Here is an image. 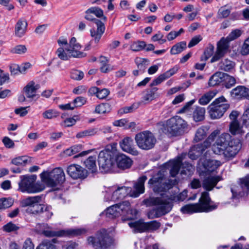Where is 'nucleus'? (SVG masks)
Wrapping results in <instances>:
<instances>
[{
  "mask_svg": "<svg viewBox=\"0 0 249 249\" xmlns=\"http://www.w3.org/2000/svg\"><path fill=\"white\" fill-rule=\"evenodd\" d=\"M177 183L176 179L167 180L162 170L159 171L148 181V184L153 191L157 193L165 192L172 188Z\"/></svg>",
  "mask_w": 249,
  "mask_h": 249,
  "instance_id": "nucleus-5",
  "label": "nucleus"
},
{
  "mask_svg": "<svg viewBox=\"0 0 249 249\" xmlns=\"http://www.w3.org/2000/svg\"><path fill=\"white\" fill-rule=\"evenodd\" d=\"M86 232L84 229H71L59 231H52L49 229L43 230L42 233L47 237H74Z\"/></svg>",
  "mask_w": 249,
  "mask_h": 249,
  "instance_id": "nucleus-14",
  "label": "nucleus"
},
{
  "mask_svg": "<svg viewBox=\"0 0 249 249\" xmlns=\"http://www.w3.org/2000/svg\"><path fill=\"white\" fill-rule=\"evenodd\" d=\"M230 131L234 135L242 133V126L238 121L231 122L230 124Z\"/></svg>",
  "mask_w": 249,
  "mask_h": 249,
  "instance_id": "nucleus-41",
  "label": "nucleus"
},
{
  "mask_svg": "<svg viewBox=\"0 0 249 249\" xmlns=\"http://www.w3.org/2000/svg\"><path fill=\"white\" fill-rule=\"evenodd\" d=\"M119 144L121 149L127 153L133 156H138L139 151L135 147L133 139L130 137H125L121 141Z\"/></svg>",
  "mask_w": 249,
  "mask_h": 249,
  "instance_id": "nucleus-18",
  "label": "nucleus"
},
{
  "mask_svg": "<svg viewBox=\"0 0 249 249\" xmlns=\"http://www.w3.org/2000/svg\"><path fill=\"white\" fill-rule=\"evenodd\" d=\"M87 13H92L94 14L97 17H103V19L104 21L107 20V17L104 16L103 11L98 7H92L87 10Z\"/></svg>",
  "mask_w": 249,
  "mask_h": 249,
  "instance_id": "nucleus-46",
  "label": "nucleus"
},
{
  "mask_svg": "<svg viewBox=\"0 0 249 249\" xmlns=\"http://www.w3.org/2000/svg\"><path fill=\"white\" fill-rule=\"evenodd\" d=\"M114 191V187H111L107 189L105 191V200L106 201H112L113 199V193Z\"/></svg>",
  "mask_w": 249,
  "mask_h": 249,
  "instance_id": "nucleus-61",
  "label": "nucleus"
},
{
  "mask_svg": "<svg viewBox=\"0 0 249 249\" xmlns=\"http://www.w3.org/2000/svg\"><path fill=\"white\" fill-rule=\"evenodd\" d=\"M186 46L187 44L185 41L178 42L172 46L170 53L172 55L180 53L186 48Z\"/></svg>",
  "mask_w": 249,
  "mask_h": 249,
  "instance_id": "nucleus-38",
  "label": "nucleus"
},
{
  "mask_svg": "<svg viewBox=\"0 0 249 249\" xmlns=\"http://www.w3.org/2000/svg\"><path fill=\"white\" fill-rule=\"evenodd\" d=\"M217 91L216 90L209 91L203 94L199 99L198 103L202 106L207 105L215 96Z\"/></svg>",
  "mask_w": 249,
  "mask_h": 249,
  "instance_id": "nucleus-32",
  "label": "nucleus"
},
{
  "mask_svg": "<svg viewBox=\"0 0 249 249\" xmlns=\"http://www.w3.org/2000/svg\"><path fill=\"white\" fill-rule=\"evenodd\" d=\"M116 162L118 168L122 169H128L132 164V160L124 154H121L118 155L116 158Z\"/></svg>",
  "mask_w": 249,
  "mask_h": 249,
  "instance_id": "nucleus-25",
  "label": "nucleus"
},
{
  "mask_svg": "<svg viewBox=\"0 0 249 249\" xmlns=\"http://www.w3.org/2000/svg\"><path fill=\"white\" fill-rule=\"evenodd\" d=\"M95 23L97 27V30L92 28L90 29V33L92 38V40L94 41L95 43H98L104 33L106 28L104 23L99 19L95 20Z\"/></svg>",
  "mask_w": 249,
  "mask_h": 249,
  "instance_id": "nucleus-20",
  "label": "nucleus"
},
{
  "mask_svg": "<svg viewBox=\"0 0 249 249\" xmlns=\"http://www.w3.org/2000/svg\"><path fill=\"white\" fill-rule=\"evenodd\" d=\"M30 161V158L27 156H21L16 158L12 160V163L16 165H23Z\"/></svg>",
  "mask_w": 249,
  "mask_h": 249,
  "instance_id": "nucleus-49",
  "label": "nucleus"
},
{
  "mask_svg": "<svg viewBox=\"0 0 249 249\" xmlns=\"http://www.w3.org/2000/svg\"><path fill=\"white\" fill-rule=\"evenodd\" d=\"M97 132V128H89L77 133L76 135V138L77 139H82L88 137H91L95 135Z\"/></svg>",
  "mask_w": 249,
  "mask_h": 249,
  "instance_id": "nucleus-36",
  "label": "nucleus"
},
{
  "mask_svg": "<svg viewBox=\"0 0 249 249\" xmlns=\"http://www.w3.org/2000/svg\"><path fill=\"white\" fill-rule=\"evenodd\" d=\"M235 66V63L228 59L222 60L218 64L219 69L225 71H232L234 70Z\"/></svg>",
  "mask_w": 249,
  "mask_h": 249,
  "instance_id": "nucleus-33",
  "label": "nucleus"
},
{
  "mask_svg": "<svg viewBox=\"0 0 249 249\" xmlns=\"http://www.w3.org/2000/svg\"><path fill=\"white\" fill-rule=\"evenodd\" d=\"M44 208V206L41 205L40 203H37L33 206L28 207L26 212L32 214H37L41 213Z\"/></svg>",
  "mask_w": 249,
  "mask_h": 249,
  "instance_id": "nucleus-43",
  "label": "nucleus"
},
{
  "mask_svg": "<svg viewBox=\"0 0 249 249\" xmlns=\"http://www.w3.org/2000/svg\"><path fill=\"white\" fill-rule=\"evenodd\" d=\"M186 156V154H182L178 156L176 159L169 161L168 165L170 167V174L172 177H174L178 173L182 160Z\"/></svg>",
  "mask_w": 249,
  "mask_h": 249,
  "instance_id": "nucleus-22",
  "label": "nucleus"
},
{
  "mask_svg": "<svg viewBox=\"0 0 249 249\" xmlns=\"http://www.w3.org/2000/svg\"><path fill=\"white\" fill-rule=\"evenodd\" d=\"M84 73L80 71L73 70L71 73V78L75 80H81L84 77Z\"/></svg>",
  "mask_w": 249,
  "mask_h": 249,
  "instance_id": "nucleus-58",
  "label": "nucleus"
},
{
  "mask_svg": "<svg viewBox=\"0 0 249 249\" xmlns=\"http://www.w3.org/2000/svg\"><path fill=\"white\" fill-rule=\"evenodd\" d=\"M81 45L76 43V39L75 37H72L69 42L68 48H71V50H75L76 51H79L81 49Z\"/></svg>",
  "mask_w": 249,
  "mask_h": 249,
  "instance_id": "nucleus-59",
  "label": "nucleus"
},
{
  "mask_svg": "<svg viewBox=\"0 0 249 249\" xmlns=\"http://www.w3.org/2000/svg\"><path fill=\"white\" fill-rule=\"evenodd\" d=\"M146 46L144 41H134L130 45V49L134 52H139L142 50Z\"/></svg>",
  "mask_w": 249,
  "mask_h": 249,
  "instance_id": "nucleus-44",
  "label": "nucleus"
},
{
  "mask_svg": "<svg viewBox=\"0 0 249 249\" xmlns=\"http://www.w3.org/2000/svg\"><path fill=\"white\" fill-rule=\"evenodd\" d=\"M199 203L188 204L181 208L183 213L192 214L195 213L209 212L216 209L217 205L211 201L209 194L204 192L201 194L199 200Z\"/></svg>",
  "mask_w": 249,
  "mask_h": 249,
  "instance_id": "nucleus-3",
  "label": "nucleus"
},
{
  "mask_svg": "<svg viewBox=\"0 0 249 249\" xmlns=\"http://www.w3.org/2000/svg\"><path fill=\"white\" fill-rule=\"evenodd\" d=\"M116 145L115 143L107 145L105 149L99 153L98 163L103 172H107L111 169L114 164Z\"/></svg>",
  "mask_w": 249,
  "mask_h": 249,
  "instance_id": "nucleus-6",
  "label": "nucleus"
},
{
  "mask_svg": "<svg viewBox=\"0 0 249 249\" xmlns=\"http://www.w3.org/2000/svg\"><path fill=\"white\" fill-rule=\"evenodd\" d=\"M128 201H123L122 203L113 205L107 209V215L111 218L123 215V213H126V211L128 210Z\"/></svg>",
  "mask_w": 249,
  "mask_h": 249,
  "instance_id": "nucleus-16",
  "label": "nucleus"
},
{
  "mask_svg": "<svg viewBox=\"0 0 249 249\" xmlns=\"http://www.w3.org/2000/svg\"><path fill=\"white\" fill-rule=\"evenodd\" d=\"M225 73L222 72H215L210 77L208 83L209 85L210 86H215L221 84L223 85L225 78Z\"/></svg>",
  "mask_w": 249,
  "mask_h": 249,
  "instance_id": "nucleus-29",
  "label": "nucleus"
},
{
  "mask_svg": "<svg viewBox=\"0 0 249 249\" xmlns=\"http://www.w3.org/2000/svg\"><path fill=\"white\" fill-rule=\"evenodd\" d=\"M242 147L241 141L238 139H231L227 133L221 134L216 139L212 149L215 154L223 155L228 160L234 158Z\"/></svg>",
  "mask_w": 249,
  "mask_h": 249,
  "instance_id": "nucleus-1",
  "label": "nucleus"
},
{
  "mask_svg": "<svg viewBox=\"0 0 249 249\" xmlns=\"http://www.w3.org/2000/svg\"><path fill=\"white\" fill-rule=\"evenodd\" d=\"M226 99L221 96L216 99L208 107L209 115L212 119H218L222 117L229 108L230 105L226 103Z\"/></svg>",
  "mask_w": 249,
  "mask_h": 249,
  "instance_id": "nucleus-12",
  "label": "nucleus"
},
{
  "mask_svg": "<svg viewBox=\"0 0 249 249\" xmlns=\"http://www.w3.org/2000/svg\"><path fill=\"white\" fill-rule=\"evenodd\" d=\"M220 180L221 178L218 176L208 177L203 181V188L207 191H210L213 189Z\"/></svg>",
  "mask_w": 249,
  "mask_h": 249,
  "instance_id": "nucleus-23",
  "label": "nucleus"
},
{
  "mask_svg": "<svg viewBox=\"0 0 249 249\" xmlns=\"http://www.w3.org/2000/svg\"><path fill=\"white\" fill-rule=\"evenodd\" d=\"M14 201L11 198H2L0 199V207L2 209H7L13 204Z\"/></svg>",
  "mask_w": 249,
  "mask_h": 249,
  "instance_id": "nucleus-50",
  "label": "nucleus"
},
{
  "mask_svg": "<svg viewBox=\"0 0 249 249\" xmlns=\"http://www.w3.org/2000/svg\"><path fill=\"white\" fill-rule=\"evenodd\" d=\"M109 105L107 103L101 104L96 106L95 112L98 114L105 113L109 111Z\"/></svg>",
  "mask_w": 249,
  "mask_h": 249,
  "instance_id": "nucleus-52",
  "label": "nucleus"
},
{
  "mask_svg": "<svg viewBox=\"0 0 249 249\" xmlns=\"http://www.w3.org/2000/svg\"><path fill=\"white\" fill-rule=\"evenodd\" d=\"M208 129L207 127L202 126L198 128L196 133L194 141L197 142L206 138Z\"/></svg>",
  "mask_w": 249,
  "mask_h": 249,
  "instance_id": "nucleus-37",
  "label": "nucleus"
},
{
  "mask_svg": "<svg viewBox=\"0 0 249 249\" xmlns=\"http://www.w3.org/2000/svg\"><path fill=\"white\" fill-rule=\"evenodd\" d=\"M242 34V31L239 29L233 30L228 36L225 38L229 42L239 37Z\"/></svg>",
  "mask_w": 249,
  "mask_h": 249,
  "instance_id": "nucleus-56",
  "label": "nucleus"
},
{
  "mask_svg": "<svg viewBox=\"0 0 249 249\" xmlns=\"http://www.w3.org/2000/svg\"><path fill=\"white\" fill-rule=\"evenodd\" d=\"M204 168L203 172L206 174H210L215 172L222 165V162L218 160L213 159H205L202 162Z\"/></svg>",
  "mask_w": 249,
  "mask_h": 249,
  "instance_id": "nucleus-21",
  "label": "nucleus"
},
{
  "mask_svg": "<svg viewBox=\"0 0 249 249\" xmlns=\"http://www.w3.org/2000/svg\"><path fill=\"white\" fill-rule=\"evenodd\" d=\"M188 126L187 122L180 117L176 116L167 120L164 126L165 133L171 136L182 134Z\"/></svg>",
  "mask_w": 249,
  "mask_h": 249,
  "instance_id": "nucleus-8",
  "label": "nucleus"
},
{
  "mask_svg": "<svg viewBox=\"0 0 249 249\" xmlns=\"http://www.w3.org/2000/svg\"><path fill=\"white\" fill-rule=\"evenodd\" d=\"M231 94L238 99L247 98L249 96V89L244 86H239L232 89Z\"/></svg>",
  "mask_w": 249,
  "mask_h": 249,
  "instance_id": "nucleus-26",
  "label": "nucleus"
},
{
  "mask_svg": "<svg viewBox=\"0 0 249 249\" xmlns=\"http://www.w3.org/2000/svg\"><path fill=\"white\" fill-rule=\"evenodd\" d=\"M3 229L6 232L14 231L18 230L19 227L12 222H9L3 227Z\"/></svg>",
  "mask_w": 249,
  "mask_h": 249,
  "instance_id": "nucleus-60",
  "label": "nucleus"
},
{
  "mask_svg": "<svg viewBox=\"0 0 249 249\" xmlns=\"http://www.w3.org/2000/svg\"><path fill=\"white\" fill-rule=\"evenodd\" d=\"M137 213V211L136 210L131 209L130 204L129 202L128 209L126 211V213H123V215L126 216V218L128 220L133 219L134 216Z\"/></svg>",
  "mask_w": 249,
  "mask_h": 249,
  "instance_id": "nucleus-55",
  "label": "nucleus"
},
{
  "mask_svg": "<svg viewBox=\"0 0 249 249\" xmlns=\"http://www.w3.org/2000/svg\"><path fill=\"white\" fill-rule=\"evenodd\" d=\"M87 99L86 98L82 96H79L76 98L73 101L72 104H73L75 107H80L86 104Z\"/></svg>",
  "mask_w": 249,
  "mask_h": 249,
  "instance_id": "nucleus-62",
  "label": "nucleus"
},
{
  "mask_svg": "<svg viewBox=\"0 0 249 249\" xmlns=\"http://www.w3.org/2000/svg\"><path fill=\"white\" fill-rule=\"evenodd\" d=\"M205 109L204 107H196L193 112L194 119L196 122L204 120L205 118Z\"/></svg>",
  "mask_w": 249,
  "mask_h": 249,
  "instance_id": "nucleus-39",
  "label": "nucleus"
},
{
  "mask_svg": "<svg viewBox=\"0 0 249 249\" xmlns=\"http://www.w3.org/2000/svg\"><path fill=\"white\" fill-rule=\"evenodd\" d=\"M36 175L24 176L18 182L19 190L22 192L36 193L45 189L44 185L40 182H36Z\"/></svg>",
  "mask_w": 249,
  "mask_h": 249,
  "instance_id": "nucleus-9",
  "label": "nucleus"
},
{
  "mask_svg": "<svg viewBox=\"0 0 249 249\" xmlns=\"http://www.w3.org/2000/svg\"><path fill=\"white\" fill-rule=\"evenodd\" d=\"M138 107L139 104L137 103H134L130 106L125 107L121 108L119 110V112L121 114L131 113L136 110Z\"/></svg>",
  "mask_w": 249,
  "mask_h": 249,
  "instance_id": "nucleus-54",
  "label": "nucleus"
},
{
  "mask_svg": "<svg viewBox=\"0 0 249 249\" xmlns=\"http://www.w3.org/2000/svg\"><path fill=\"white\" fill-rule=\"evenodd\" d=\"M225 78L223 82V86H225L227 89H230L236 83L235 78L229 74L226 73Z\"/></svg>",
  "mask_w": 249,
  "mask_h": 249,
  "instance_id": "nucleus-48",
  "label": "nucleus"
},
{
  "mask_svg": "<svg viewBox=\"0 0 249 249\" xmlns=\"http://www.w3.org/2000/svg\"><path fill=\"white\" fill-rule=\"evenodd\" d=\"M39 88V85L36 84L34 81L30 82L24 88V91L27 97L29 98L35 97L36 91Z\"/></svg>",
  "mask_w": 249,
  "mask_h": 249,
  "instance_id": "nucleus-28",
  "label": "nucleus"
},
{
  "mask_svg": "<svg viewBox=\"0 0 249 249\" xmlns=\"http://www.w3.org/2000/svg\"><path fill=\"white\" fill-rule=\"evenodd\" d=\"M229 42L224 37H222L217 42L216 52L211 60V63L218 61L229 51Z\"/></svg>",
  "mask_w": 249,
  "mask_h": 249,
  "instance_id": "nucleus-15",
  "label": "nucleus"
},
{
  "mask_svg": "<svg viewBox=\"0 0 249 249\" xmlns=\"http://www.w3.org/2000/svg\"><path fill=\"white\" fill-rule=\"evenodd\" d=\"M160 223L155 220L146 222V231H156L160 228Z\"/></svg>",
  "mask_w": 249,
  "mask_h": 249,
  "instance_id": "nucleus-53",
  "label": "nucleus"
},
{
  "mask_svg": "<svg viewBox=\"0 0 249 249\" xmlns=\"http://www.w3.org/2000/svg\"><path fill=\"white\" fill-rule=\"evenodd\" d=\"M241 53L243 55H247L249 53V37L245 40L242 45Z\"/></svg>",
  "mask_w": 249,
  "mask_h": 249,
  "instance_id": "nucleus-64",
  "label": "nucleus"
},
{
  "mask_svg": "<svg viewBox=\"0 0 249 249\" xmlns=\"http://www.w3.org/2000/svg\"><path fill=\"white\" fill-rule=\"evenodd\" d=\"M220 134L219 130L213 131L203 143L198 144L192 147L189 151L188 156L192 160L196 159L205 150L211 145V142Z\"/></svg>",
  "mask_w": 249,
  "mask_h": 249,
  "instance_id": "nucleus-13",
  "label": "nucleus"
},
{
  "mask_svg": "<svg viewBox=\"0 0 249 249\" xmlns=\"http://www.w3.org/2000/svg\"><path fill=\"white\" fill-rule=\"evenodd\" d=\"M41 181L47 186L54 187L62 184L65 181V175L63 169L60 167L51 171H43L40 175Z\"/></svg>",
  "mask_w": 249,
  "mask_h": 249,
  "instance_id": "nucleus-7",
  "label": "nucleus"
},
{
  "mask_svg": "<svg viewBox=\"0 0 249 249\" xmlns=\"http://www.w3.org/2000/svg\"><path fill=\"white\" fill-rule=\"evenodd\" d=\"M82 149L81 145L77 144L67 149L64 151V153L66 156H71L81 151Z\"/></svg>",
  "mask_w": 249,
  "mask_h": 249,
  "instance_id": "nucleus-45",
  "label": "nucleus"
},
{
  "mask_svg": "<svg viewBox=\"0 0 249 249\" xmlns=\"http://www.w3.org/2000/svg\"><path fill=\"white\" fill-rule=\"evenodd\" d=\"M168 196L161 195V197H151L148 200L149 204L157 207L148 213V217L150 218H158L169 213L171 210Z\"/></svg>",
  "mask_w": 249,
  "mask_h": 249,
  "instance_id": "nucleus-4",
  "label": "nucleus"
},
{
  "mask_svg": "<svg viewBox=\"0 0 249 249\" xmlns=\"http://www.w3.org/2000/svg\"><path fill=\"white\" fill-rule=\"evenodd\" d=\"M88 243L94 249H106L112 244V239L105 229L99 231L95 237H89Z\"/></svg>",
  "mask_w": 249,
  "mask_h": 249,
  "instance_id": "nucleus-11",
  "label": "nucleus"
},
{
  "mask_svg": "<svg viewBox=\"0 0 249 249\" xmlns=\"http://www.w3.org/2000/svg\"><path fill=\"white\" fill-rule=\"evenodd\" d=\"M214 46L212 44H209L207 47L204 51V55L205 61L207 60L209 58L213 53L214 52Z\"/></svg>",
  "mask_w": 249,
  "mask_h": 249,
  "instance_id": "nucleus-57",
  "label": "nucleus"
},
{
  "mask_svg": "<svg viewBox=\"0 0 249 249\" xmlns=\"http://www.w3.org/2000/svg\"><path fill=\"white\" fill-rule=\"evenodd\" d=\"M59 114L54 109H48L42 113V116L46 119H52L58 116Z\"/></svg>",
  "mask_w": 249,
  "mask_h": 249,
  "instance_id": "nucleus-51",
  "label": "nucleus"
},
{
  "mask_svg": "<svg viewBox=\"0 0 249 249\" xmlns=\"http://www.w3.org/2000/svg\"><path fill=\"white\" fill-rule=\"evenodd\" d=\"M135 140L138 147L143 150H149L154 147L157 142L154 134L149 131L145 130L137 134Z\"/></svg>",
  "mask_w": 249,
  "mask_h": 249,
  "instance_id": "nucleus-10",
  "label": "nucleus"
},
{
  "mask_svg": "<svg viewBox=\"0 0 249 249\" xmlns=\"http://www.w3.org/2000/svg\"><path fill=\"white\" fill-rule=\"evenodd\" d=\"M56 54L58 57L63 60H67L71 57L80 58L85 57L86 55V54L84 53L76 51L71 50V48H68V47H60L57 49Z\"/></svg>",
  "mask_w": 249,
  "mask_h": 249,
  "instance_id": "nucleus-17",
  "label": "nucleus"
},
{
  "mask_svg": "<svg viewBox=\"0 0 249 249\" xmlns=\"http://www.w3.org/2000/svg\"><path fill=\"white\" fill-rule=\"evenodd\" d=\"M147 179L145 176H143L139 178L137 181L134 184V190L130 187L126 186H114L113 193V201H117L123 199L126 196H129L133 197H138L140 194L144 192V182Z\"/></svg>",
  "mask_w": 249,
  "mask_h": 249,
  "instance_id": "nucleus-2",
  "label": "nucleus"
},
{
  "mask_svg": "<svg viewBox=\"0 0 249 249\" xmlns=\"http://www.w3.org/2000/svg\"><path fill=\"white\" fill-rule=\"evenodd\" d=\"M67 172L73 179L84 178L88 175L87 171L78 164L70 165L68 167Z\"/></svg>",
  "mask_w": 249,
  "mask_h": 249,
  "instance_id": "nucleus-19",
  "label": "nucleus"
},
{
  "mask_svg": "<svg viewBox=\"0 0 249 249\" xmlns=\"http://www.w3.org/2000/svg\"><path fill=\"white\" fill-rule=\"evenodd\" d=\"M158 88L157 87H153L145 89L143 93V101L145 104H148L159 97V95L158 93Z\"/></svg>",
  "mask_w": 249,
  "mask_h": 249,
  "instance_id": "nucleus-24",
  "label": "nucleus"
},
{
  "mask_svg": "<svg viewBox=\"0 0 249 249\" xmlns=\"http://www.w3.org/2000/svg\"><path fill=\"white\" fill-rule=\"evenodd\" d=\"M42 200V196H29L24 199L21 204L23 207H30L33 206L37 203H40Z\"/></svg>",
  "mask_w": 249,
  "mask_h": 249,
  "instance_id": "nucleus-35",
  "label": "nucleus"
},
{
  "mask_svg": "<svg viewBox=\"0 0 249 249\" xmlns=\"http://www.w3.org/2000/svg\"><path fill=\"white\" fill-rule=\"evenodd\" d=\"M27 51V48L25 45H18L13 48L11 52L17 54H23Z\"/></svg>",
  "mask_w": 249,
  "mask_h": 249,
  "instance_id": "nucleus-63",
  "label": "nucleus"
},
{
  "mask_svg": "<svg viewBox=\"0 0 249 249\" xmlns=\"http://www.w3.org/2000/svg\"><path fill=\"white\" fill-rule=\"evenodd\" d=\"M96 157L90 156L85 161L84 164L87 168L91 170L92 172L96 171L97 167L96 165Z\"/></svg>",
  "mask_w": 249,
  "mask_h": 249,
  "instance_id": "nucleus-42",
  "label": "nucleus"
},
{
  "mask_svg": "<svg viewBox=\"0 0 249 249\" xmlns=\"http://www.w3.org/2000/svg\"><path fill=\"white\" fill-rule=\"evenodd\" d=\"M231 9L227 8L226 6L221 7L217 12V18H227L231 13Z\"/></svg>",
  "mask_w": 249,
  "mask_h": 249,
  "instance_id": "nucleus-47",
  "label": "nucleus"
},
{
  "mask_svg": "<svg viewBox=\"0 0 249 249\" xmlns=\"http://www.w3.org/2000/svg\"><path fill=\"white\" fill-rule=\"evenodd\" d=\"M175 72V71L173 70H170L167 72L160 75L157 78L152 81L150 84V86L153 87L159 85L162 82L173 75Z\"/></svg>",
  "mask_w": 249,
  "mask_h": 249,
  "instance_id": "nucleus-34",
  "label": "nucleus"
},
{
  "mask_svg": "<svg viewBox=\"0 0 249 249\" xmlns=\"http://www.w3.org/2000/svg\"><path fill=\"white\" fill-rule=\"evenodd\" d=\"M135 62L137 66L138 69L141 73L144 72L145 70L149 64L148 59L141 57L136 58Z\"/></svg>",
  "mask_w": 249,
  "mask_h": 249,
  "instance_id": "nucleus-40",
  "label": "nucleus"
},
{
  "mask_svg": "<svg viewBox=\"0 0 249 249\" xmlns=\"http://www.w3.org/2000/svg\"><path fill=\"white\" fill-rule=\"evenodd\" d=\"M56 242L55 239L43 240L36 247V249H58L55 245Z\"/></svg>",
  "mask_w": 249,
  "mask_h": 249,
  "instance_id": "nucleus-31",
  "label": "nucleus"
},
{
  "mask_svg": "<svg viewBox=\"0 0 249 249\" xmlns=\"http://www.w3.org/2000/svg\"><path fill=\"white\" fill-rule=\"evenodd\" d=\"M27 25V22L25 20L19 19L15 25V36L18 37H22L26 32Z\"/></svg>",
  "mask_w": 249,
  "mask_h": 249,
  "instance_id": "nucleus-27",
  "label": "nucleus"
},
{
  "mask_svg": "<svg viewBox=\"0 0 249 249\" xmlns=\"http://www.w3.org/2000/svg\"><path fill=\"white\" fill-rule=\"evenodd\" d=\"M128 225L131 228L133 229L135 233L146 231V222H143L142 220L129 222Z\"/></svg>",
  "mask_w": 249,
  "mask_h": 249,
  "instance_id": "nucleus-30",
  "label": "nucleus"
}]
</instances>
